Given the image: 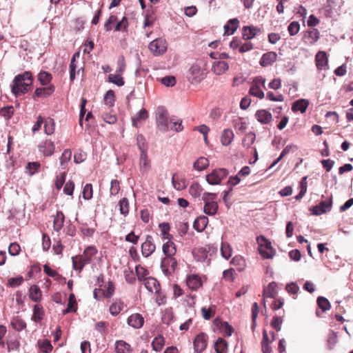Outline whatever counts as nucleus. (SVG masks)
I'll list each match as a JSON object with an SVG mask.
<instances>
[{"label":"nucleus","mask_w":353,"mask_h":353,"mask_svg":"<svg viewBox=\"0 0 353 353\" xmlns=\"http://www.w3.org/2000/svg\"><path fill=\"white\" fill-rule=\"evenodd\" d=\"M32 82L33 77L31 72L26 71L17 74L11 85L12 93L17 97L26 94L30 90Z\"/></svg>","instance_id":"1"},{"label":"nucleus","mask_w":353,"mask_h":353,"mask_svg":"<svg viewBox=\"0 0 353 353\" xmlns=\"http://www.w3.org/2000/svg\"><path fill=\"white\" fill-rule=\"evenodd\" d=\"M256 241L261 256L263 259H272L274 255V250L272 247L271 242L262 235L257 237Z\"/></svg>","instance_id":"2"},{"label":"nucleus","mask_w":353,"mask_h":353,"mask_svg":"<svg viewBox=\"0 0 353 353\" xmlns=\"http://www.w3.org/2000/svg\"><path fill=\"white\" fill-rule=\"evenodd\" d=\"M228 174L229 172L227 169L216 168L207 174L205 179L207 182L210 185H219Z\"/></svg>","instance_id":"3"},{"label":"nucleus","mask_w":353,"mask_h":353,"mask_svg":"<svg viewBox=\"0 0 353 353\" xmlns=\"http://www.w3.org/2000/svg\"><path fill=\"white\" fill-rule=\"evenodd\" d=\"M168 112L162 107H159L157 112V123L159 129L165 132L169 128Z\"/></svg>","instance_id":"4"},{"label":"nucleus","mask_w":353,"mask_h":353,"mask_svg":"<svg viewBox=\"0 0 353 353\" xmlns=\"http://www.w3.org/2000/svg\"><path fill=\"white\" fill-rule=\"evenodd\" d=\"M177 267V261L174 256H166L162 259L161 268L163 273L170 276L173 274Z\"/></svg>","instance_id":"5"},{"label":"nucleus","mask_w":353,"mask_h":353,"mask_svg":"<svg viewBox=\"0 0 353 353\" xmlns=\"http://www.w3.org/2000/svg\"><path fill=\"white\" fill-rule=\"evenodd\" d=\"M150 50L155 55L163 54L167 49L166 41L164 39L158 38L151 41L148 46Z\"/></svg>","instance_id":"6"},{"label":"nucleus","mask_w":353,"mask_h":353,"mask_svg":"<svg viewBox=\"0 0 353 353\" xmlns=\"http://www.w3.org/2000/svg\"><path fill=\"white\" fill-rule=\"evenodd\" d=\"M265 79L262 77H257L253 81L252 85L250 87L249 93L250 94L258 97L259 99H263L265 94L260 88V85L265 88Z\"/></svg>","instance_id":"7"},{"label":"nucleus","mask_w":353,"mask_h":353,"mask_svg":"<svg viewBox=\"0 0 353 353\" xmlns=\"http://www.w3.org/2000/svg\"><path fill=\"white\" fill-rule=\"evenodd\" d=\"M320 38V32L316 28L309 29L303 32V41L310 46L314 45Z\"/></svg>","instance_id":"8"},{"label":"nucleus","mask_w":353,"mask_h":353,"mask_svg":"<svg viewBox=\"0 0 353 353\" xmlns=\"http://www.w3.org/2000/svg\"><path fill=\"white\" fill-rule=\"evenodd\" d=\"M332 197L330 199L321 201L318 205L314 206L310 210L314 215H321L328 211L332 208Z\"/></svg>","instance_id":"9"},{"label":"nucleus","mask_w":353,"mask_h":353,"mask_svg":"<svg viewBox=\"0 0 353 353\" xmlns=\"http://www.w3.org/2000/svg\"><path fill=\"white\" fill-rule=\"evenodd\" d=\"M208 335L203 332H201L197 334L194 341L195 351L199 353L204 351L208 345Z\"/></svg>","instance_id":"10"},{"label":"nucleus","mask_w":353,"mask_h":353,"mask_svg":"<svg viewBox=\"0 0 353 353\" xmlns=\"http://www.w3.org/2000/svg\"><path fill=\"white\" fill-rule=\"evenodd\" d=\"M156 250V245L152 241V237L148 235L145 242L141 245V253L144 257H148L152 254Z\"/></svg>","instance_id":"11"},{"label":"nucleus","mask_w":353,"mask_h":353,"mask_svg":"<svg viewBox=\"0 0 353 353\" xmlns=\"http://www.w3.org/2000/svg\"><path fill=\"white\" fill-rule=\"evenodd\" d=\"M186 285L191 290H197L203 285L201 278L198 274H190L185 279Z\"/></svg>","instance_id":"12"},{"label":"nucleus","mask_w":353,"mask_h":353,"mask_svg":"<svg viewBox=\"0 0 353 353\" xmlns=\"http://www.w3.org/2000/svg\"><path fill=\"white\" fill-rule=\"evenodd\" d=\"M54 150L55 145L54 142L50 139H46L39 145V152L45 157L52 156L54 152Z\"/></svg>","instance_id":"13"},{"label":"nucleus","mask_w":353,"mask_h":353,"mask_svg":"<svg viewBox=\"0 0 353 353\" xmlns=\"http://www.w3.org/2000/svg\"><path fill=\"white\" fill-rule=\"evenodd\" d=\"M214 324L224 336H230L234 332V328L227 321L216 319L214 321Z\"/></svg>","instance_id":"14"},{"label":"nucleus","mask_w":353,"mask_h":353,"mask_svg":"<svg viewBox=\"0 0 353 353\" xmlns=\"http://www.w3.org/2000/svg\"><path fill=\"white\" fill-rule=\"evenodd\" d=\"M127 323L129 326L134 329H139L142 327L144 324V318L139 313H134L128 316Z\"/></svg>","instance_id":"15"},{"label":"nucleus","mask_w":353,"mask_h":353,"mask_svg":"<svg viewBox=\"0 0 353 353\" xmlns=\"http://www.w3.org/2000/svg\"><path fill=\"white\" fill-rule=\"evenodd\" d=\"M202 72L198 65H193L189 69L188 79L192 83H198L202 80Z\"/></svg>","instance_id":"16"},{"label":"nucleus","mask_w":353,"mask_h":353,"mask_svg":"<svg viewBox=\"0 0 353 353\" xmlns=\"http://www.w3.org/2000/svg\"><path fill=\"white\" fill-rule=\"evenodd\" d=\"M229 68L227 62L222 60L215 61L212 63V71L216 75H222L229 70Z\"/></svg>","instance_id":"17"},{"label":"nucleus","mask_w":353,"mask_h":353,"mask_svg":"<svg viewBox=\"0 0 353 353\" xmlns=\"http://www.w3.org/2000/svg\"><path fill=\"white\" fill-rule=\"evenodd\" d=\"M276 59L277 54L275 52H268L262 55L259 63L262 67H268L272 65Z\"/></svg>","instance_id":"18"},{"label":"nucleus","mask_w":353,"mask_h":353,"mask_svg":"<svg viewBox=\"0 0 353 353\" xmlns=\"http://www.w3.org/2000/svg\"><path fill=\"white\" fill-rule=\"evenodd\" d=\"M316 66L318 70H325L328 63V59L325 52L319 51L315 56Z\"/></svg>","instance_id":"19"},{"label":"nucleus","mask_w":353,"mask_h":353,"mask_svg":"<svg viewBox=\"0 0 353 353\" xmlns=\"http://www.w3.org/2000/svg\"><path fill=\"white\" fill-rule=\"evenodd\" d=\"M54 86L52 84L47 85L46 88H38L35 90L34 93V99L40 97H47L50 96L54 91Z\"/></svg>","instance_id":"20"},{"label":"nucleus","mask_w":353,"mask_h":353,"mask_svg":"<svg viewBox=\"0 0 353 353\" xmlns=\"http://www.w3.org/2000/svg\"><path fill=\"white\" fill-rule=\"evenodd\" d=\"M143 284L145 288L150 292H157L161 288L159 281L152 276L145 278Z\"/></svg>","instance_id":"21"},{"label":"nucleus","mask_w":353,"mask_h":353,"mask_svg":"<svg viewBox=\"0 0 353 353\" xmlns=\"http://www.w3.org/2000/svg\"><path fill=\"white\" fill-rule=\"evenodd\" d=\"M261 32V30L254 26H244L242 30V37L244 40H250Z\"/></svg>","instance_id":"22"},{"label":"nucleus","mask_w":353,"mask_h":353,"mask_svg":"<svg viewBox=\"0 0 353 353\" xmlns=\"http://www.w3.org/2000/svg\"><path fill=\"white\" fill-rule=\"evenodd\" d=\"M256 118L257 121L263 124H268L272 120V114L266 110H259L256 112Z\"/></svg>","instance_id":"23"},{"label":"nucleus","mask_w":353,"mask_h":353,"mask_svg":"<svg viewBox=\"0 0 353 353\" xmlns=\"http://www.w3.org/2000/svg\"><path fill=\"white\" fill-rule=\"evenodd\" d=\"M172 183L174 188L177 190H181L187 187L185 179L177 173H174L172 177Z\"/></svg>","instance_id":"24"},{"label":"nucleus","mask_w":353,"mask_h":353,"mask_svg":"<svg viewBox=\"0 0 353 353\" xmlns=\"http://www.w3.org/2000/svg\"><path fill=\"white\" fill-rule=\"evenodd\" d=\"M65 216L61 211H57L54 216L53 229L56 232H59L63 227Z\"/></svg>","instance_id":"25"},{"label":"nucleus","mask_w":353,"mask_h":353,"mask_svg":"<svg viewBox=\"0 0 353 353\" xmlns=\"http://www.w3.org/2000/svg\"><path fill=\"white\" fill-rule=\"evenodd\" d=\"M234 134L231 129H224L221 133L220 141L223 145L228 146L232 142Z\"/></svg>","instance_id":"26"},{"label":"nucleus","mask_w":353,"mask_h":353,"mask_svg":"<svg viewBox=\"0 0 353 353\" xmlns=\"http://www.w3.org/2000/svg\"><path fill=\"white\" fill-rule=\"evenodd\" d=\"M162 250L166 256H174L176 252L175 243L172 240H168L163 244Z\"/></svg>","instance_id":"27"},{"label":"nucleus","mask_w":353,"mask_h":353,"mask_svg":"<svg viewBox=\"0 0 353 353\" xmlns=\"http://www.w3.org/2000/svg\"><path fill=\"white\" fill-rule=\"evenodd\" d=\"M239 21L237 19H231L224 26V34L231 35L237 30Z\"/></svg>","instance_id":"28"},{"label":"nucleus","mask_w":353,"mask_h":353,"mask_svg":"<svg viewBox=\"0 0 353 353\" xmlns=\"http://www.w3.org/2000/svg\"><path fill=\"white\" fill-rule=\"evenodd\" d=\"M97 253V249L94 246L90 245L88 246L80 256L82 257L83 260L88 264L91 262L92 257L94 256Z\"/></svg>","instance_id":"29"},{"label":"nucleus","mask_w":353,"mask_h":353,"mask_svg":"<svg viewBox=\"0 0 353 353\" xmlns=\"http://www.w3.org/2000/svg\"><path fill=\"white\" fill-rule=\"evenodd\" d=\"M309 101L307 99H299L294 101L292 106V110L293 112H297L300 111L301 113H304L308 105H309Z\"/></svg>","instance_id":"30"},{"label":"nucleus","mask_w":353,"mask_h":353,"mask_svg":"<svg viewBox=\"0 0 353 353\" xmlns=\"http://www.w3.org/2000/svg\"><path fill=\"white\" fill-rule=\"evenodd\" d=\"M45 316V312L42 305L36 304L33 307V314L31 319L36 322H40Z\"/></svg>","instance_id":"31"},{"label":"nucleus","mask_w":353,"mask_h":353,"mask_svg":"<svg viewBox=\"0 0 353 353\" xmlns=\"http://www.w3.org/2000/svg\"><path fill=\"white\" fill-rule=\"evenodd\" d=\"M115 352L117 353H132V348L129 343L123 340L115 343Z\"/></svg>","instance_id":"32"},{"label":"nucleus","mask_w":353,"mask_h":353,"mask_svg":"<svg viewBox=\"0 0 353 353\" xmlns=\"http://www.w3.org/2000/svg\"><path fill=\"white\" fill-rule=\"evenodd\" d=\"M208 223V217L205 216H200L194 221L193 227L198 232H202L205 230Z\"/></svg>","instance_id":"33"},{"label":"nucleus","mask_w":353,"mask_h":353,"mask_svg":"<svg viewBox=\"0 0 353 353\" xmlns=\"http://www.w3.org/2000/svg\"><path fill=\"white\" fill-rule=\"evenodd\" d=\"M208 251L204 248H197L193 250L192 254L197 261L203 262L208 257Z\"/></svg>","instance_id":"34"},{"label":"nucleus","mask_w":353,"mask_h":353,"mask_svg":"<svg viewBox=\"0 0 353 353\" xmlns=\"http://www.w3.org/2000/svg\"><path fill=\"white\" fill-rule=\"evenodd\" d=\"M159 228L161 230V235L163 241L172 240L173 236L170 234V226L168 223H161L159 225Z\"/></svg>","instance_id":"35"},{"label":"nucleus","mask_w":353,"mask_h":353,"mask_svg":"<svg viewBox=\"0 0 353 353\" xmlns=\"http://www.w3.org/2000/svg\"><path fill=\"white\" fill-rule=\"evenodd\" d=\"M214 350L216 353H225L228 350V343L223 338H218L214 343Z\"/></svg>","instance_id":"36"},{"label":"nucleus","mask_w":353,"mask_h":353,"mask_svg":"<svg viewBox=\"0 0 353 353\" xmlns=\"http://www.w3.org/2000/svg\"><path fill=\"white\" fill-rule=\"evenodd\" d=\"M12 327L17 332H21L26 327V323L19 316H14L11 320Z\"/></svg>","instance_id":"37"},{"label":"nucleus","mask_w":353,"mask_h":353,"mask_svg":"<svg viewBox=\"0 0 353 353\" xmlns=\"http://www.w3.org/2000/svg\"><path fill=\"white\" fill-rule=\"evenodd\" d=\"M44 132L48 135H52L55 130V122L53 119L48 117L43 119Z\"/></svg>","instance_id":"38"},{"label":"nucleus","mask_w":353,"mask_h":353,"mask_svg":"<svg viewBox=\"0 0 353 353\" xmlns=\"http://www.w3.org/2000/svg\"><path fill=\"white\" fill-rule=\"evenodd\" d=\"M140 170L143 172H147L150 168V160L148 159L147 152H141L139 158Z\"/></svg>","instance_id":"39"},{"label":"nucleus","mask_w":353,"mask_h":353,"mask_svg":"<svg viewBox=\"0 0 353 353\" xmlns=\"http://www.w3.org/2000/svg\"><path fill=\"white\" fill-rule=\"evenodd\" d=\"M276 283L275 282H271L263 290V296L265 297L275 298L277 294L276 291Z\"/></svg>","instance_id":"40"},{"label":"nucleus","mask_w":353,"mask_h":353,"mask_svg":"<svg viewBox=\"0 0 353 353\" xmlns=\"http://www.w3.org/2000/svg\"><path fill=\"white\" fill-rule=\"evenodd\" d=\"M52 79V74L46 71H41L38 74V81L42 85H49Z\"/></svg>","instance_id":"41"},{"label":"nucleus","mask_w":353,"mask_h":353,"mask_svg":"<svg viewBox=\"0 0 353 353\" xmlns=\"http://www.w3.org/2000/svg\"><path fill=\"white\" fill-rule=\"evenodd\" d=\"M41 295L42 292L37 285H33L30 287L29 297L32 301L34 302L39 301L41 300Z\"/></svg>","instance_id":"42"},{"label":"nucleus","mask_w":353,"mask_h":353,"mask_svg":"<svg viewBox=\"0 0 353 353\" xmlns=\"http://www.w3.org/2000/svg\"><path fill=\"white\" fill-rule=\"evenodd\" d=\"M148 117V111L143 108L141 109L139 112L137 113V114L132 117V125L137 128L138 123L140 121H144L146 120Z\"/></svg>","instance_id":"43"},{"label":"nucleus","mask_w":353,"mask_h":353,"mask_svg":"<svg viewBox=\"0 0 353 353\" xmlns=\"http://www.w3.org/2000/svg\"><path fill=\"white\" fill-rule=\"evenodd\" d=\"M218 203L216 201L208 202L205 203L203 207L204 212L209 216H214L216 214L218 210Z\"/></svg>","instance_id":"44"},{"label":"nucleus","mask_w":353,"mask_h":353,"mask_svg":"<svg viewBox=\"0 0 353 353\" xmlns=\"http://www.w3.org/2000/svg\"><path fill=\"white\" fill-rule=\"evenodd\" d=\"M37 346L40 351L43 353H50L53 348L50 341L48 339L39 340Z\"/></svg>","instance_id":"45"},{"label":"nucleus","mask_w":353,"mask_h":353,"mask_svg":"<svg viewBox=\"0 0 353 353\" xmlns=\"http://www.w3.org/2000/svg\"><path fill=\"white\" fill-rule=\"evenodd\" d=\"M231 264L237 267L239 271L245 269L246 266L245 259L241 255H236L231 261Z\"/></svg>","instance_id":"46"},{"label":"nucleus","mask_w":353,"mask_h":353,"mask_svg":"<svg viewBox=\"0 0 353 353\" xmlns=\"http://www.w3.org/2000/svg\"><path fill=\"white\" fill-rule=\"evenodd\" d=\"M40 168L41 163L39 162H29L26 166V172L30 176H32L33 174L39 171Z\"/></svg>","instance_id":"47"},{"label":"nucleus","mask_w":353,"mask_h":353,"mask_svg":"<svg viewBox=\"0 0 353 353\" xmlns=\"http://www.w3.org/2000/svg\"><path fill=\"white\" fill-rule=\"evenodd\" d=\"M124 304L121 301H116L111 304L109 308V311L112 316L118 315L121 311L123 309Z\"/></svg>","instance_id":"48"},{"label":"nucleus","mask_w":353,"mask_h":353,"mask_svg":"<svg viewBox=\"0 0 353 353\" xmlns=\"http://www.w3.org/2000/svg\"><path fill=\"white\" fill-rule=\"evenodd\" d=\"M135 272L139 281H144V279L148 277L149 271L141 265H137L135 267Z\"/></svg>","instance_id":"49"},{"label":"nucleus","mask_w":353,"mask_h":353,"mask_svg":"<svg viewBox=\"0 0 353 353\" xmlns=\"http://www.w3.org/2000/svg\"><path fill=\"white\" fill-rule=\"evenodd\" d=\"M209 165V161L207 158L200 157L193 164V167L198 171L205 170Z\"/></svg>","instance_id":"50"},{"label":"nucleus","mask_w":353,"mask_h":353,"mask_svg":"<svg viewBox=\"0 0 353 353\" xmlns=\"http://www.w3.org/2000/svg\"><path fill=\"white\" fill-rule=\"evenodd\" d=\"M318 307L321 310V312H326L331 308L330 301L323 296H319L316 300Z\"/></svg>","instance_id":"51"},{"label":"nucleus","mask_w":353,"mask_h":353,"mask_svg":"<svg viewBox=\"0 0 353 353\" xmlns=\"http://www.w3.org/2000/svg\"><path fill=\"white\" fill-rule=\"evenodd\" d=\"M216 313V306L211 305L209 307H203L201 308L202 316L205 320H209L214 316Z\"/></svg>","instance_id":"52"},{"label":"nucleus","mask_w":353,"mask_h":353,"mask_svg":"<svg viewBox=\"0 0 353 353\" xmlns=\"http://www.w3.org/2000/svg\"><path fill=\"white\" fill-rule=\"evenodd\" d=\"M77 310V301L74 294H70L68 299L67 308L63 311V314L76 312Z\"/></svg>","instance_id":"53"},{"label":"nucleus","mask_w":353,"mask_h":353,"mask_svg":"<svg viewBox=\"0 0 353 353\" xmlns=\"http://www.w3.org/2000/svg\"><path fill=\"white\" fill-rule=\"evenodd\" d=\"M72 265L74 270L81 272L85 265L88 264L85 263L80 255H77L72 258Z\"/></svg>","instance_id":"54"},{"label":"nucleus","mask_w":353,"mask_h":353,"mask_svg":"<svg viewBox=\"0 0 353 353\" xmlns=\"http://www.w3.org/2000/svg\"><path fill=\"white\" fill-rule=\"evenodd\" d=\"M108 81L119 87L123 85L125 83L124 79L122 77V74H120L117 72L115 74H109Z\"/></svg>","instance_id":"55"},{"label":"nucleus","mask_w":353,"mask_h":353,"mask_svg":"<svg viewBox=\"0 0 353 353\" xmlns=\"http://www.w3.org/2000/svg\"><path fill=\"white\" fill-rule=\"evenodd\" d=\"M164 343V338L162 336L159 335L153 339L152 342V349L156 352L161 351L163 347Z\"/></svg>","instance_id":"56"},{"label":"nucleus","mask_w":353,"mask_h":353,"mask_svg":"<svg viewBox=\"0 0 353 353\" xmlns=\"http://www.w3.org/2000/svg\"><path fill=\"white\" fill-rule=\"evenodd\" d=\"M119 211L121 214L126 216L129 213L130 205L127 198H123L119 202Z\"/></svg>","instance_id":"57"},{"label":"nucleus","mask_w":353,"mask_h":353,"mask_svg":"<svg viewBox=\"0 0 353 353\" xmlns=\"http://www.w3.org/2000/svg\"><path fill=\"white\" fill-rule=\"evenodd\" d=\"M157 18L152 13L147 12L145 15L143 28H152Z\"/></svg>","instance_id":"58"},{"label":"nucleus","mask_w":353,"mask_h":353,"mask_svg":"<svg viewBox=\"0 0 353 353\" xmlns=\"http://www.w3.org/2000/svg\"><path fill=\"white\" fill-rule=\"evenodd\" d=\"M203 190L202 187L199 183H193L189 188V193L194 197L196 198L200 196Z\"/></svg>","instance_id":"59"},{"label":"nucleus","mask_w":353,"mask_h":353,"mask_svg":"<svg viewBox=\"0 0 353 353\" xmlns=\"http://www.w3.org/2000/svg\"><path fill=\"white\" fill-rule=\"evenodd\" d=\"M221 252L223 257L228 259L232 256V247L228 243H222L221 247Z\"/></svg>","instance_id":"60"},{"label":"nucleus","mask_w":353,"mask_h":353,"mask_svg":"<svg viewBox=\"0 0 353 353\" xmlns=\"http://www.w3.org/2000/svg\"><path fill=\"white\" fill-rule=\"evenodd\" d=\"M115 101V94L112 90H109L105 97H104V102L109 107H112L114 104Z\"/></svg>","instance_id":"61"},{"label":"nucleus","mask_w":353,"mask_h":353,"mask_svg":"<svg viewBox=\"0 0 353 353\" xmlns=\"http://www.w3.org/2000/svg\"><path fill=\"white\" fill-rule=\"evenodd\" d=\"M137 145L141 152H147L148 144L145 139L141 134H139L137 137Z\"/></svg>","instance_id":"62"},{"label":"nucleus","mask_w":353,"mask_h":353,"mask_svg":"<svg viewBox=\"0 0 353 353\" xmlns=\"http://www.w3.org/2000/svg\"><path fill=\"white\" fill-rule=\"evenodd\" d=\"M14 114V108L12 105L3 107L0 110V114L6 119H10Z\"/></svg>","instance_id":"63"},{"label":"nucleus","mask_w":353,"mask_h":353,"mask_svg":"<svg viewBox=\"0 0 353 353\" xmlns=\"http://www.w3.org/2000/svg\"><path fill=\"white\" fill-rule=\"evenodd\" d=\"M93 194V190H92V185L90 183H87L82 192V196L83 198L85 200H89L92 197Z\"/></svg>","instance_id":"64"}]
</instances>
